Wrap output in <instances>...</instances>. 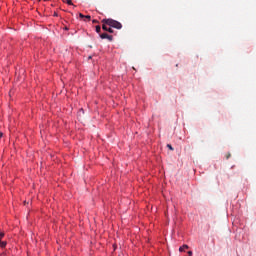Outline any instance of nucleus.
I'll return each instance as SVG.
<instances>
[{"label": "nucleus", "mask_w": 256, "mask_h": 256, "mask_svg": "<svg viewBox=\"0 0 256 256\" xmlns=\"http://www.w3.org/2000/svg\"><path fill=\"white\" fill-rule=\"evenodd\" d=\"M101 22L107 24L110 28H115L118 30L122 29V24L117 20H114L111 18H105Z\"/></svg>", "instance_id": "nucleus-1"}, {"label": "nucleus", "mask_w": 256, "mask_h": 256, "mask_svg": "<svg viewBox=\"0 0 256 256\" xmlns=\"http://www.w3.org/2000/svg\"><path fill=\"white\" fill-rule=\"evenodd\" d=\"M100 38H101L102 40L107 39L109 42H112V41H113V36H112V35H109V34L106 33V32L101 33V34H100Z\"/></svg>", "instance_id": "nucleus-2"}, {"label": "nucleus", "mask_w": 256, "mask_h": 256, "mask_svg": "<svg viewBox=\"0 0 256 256\" xmlns=\"http://www.w3.org/2000/svg\"><path fill=\"white\" fill-rule=\"evenodd\" d=\"M103 25H102V29L104 30V31H106V32H108V33H110V34H113L114 33V30L111 28V27H109L108 28V25L107 24H105V23H102Z\"/></svg>", "instance_id": "nucleus-3"}, {"label": "nucleus", "mask_w": 256, "mask_h": 256, "mask_svg": "<svg viewBox=\"0 0 256 256\" xmlns=\"http://www.w3.org/2000/svg\"><path fill=\"white\" fill-rule=\"evenodd\" d=\"M186 249H189L188 245H183L182 247L179 248L180 252H184Z\"/></svg>", "instance_id": "nucleus-4"}, {"label": "nucleus", "mask_w": 256, "mask_h": 256, "mask_svg": "<svg viewBox=\"0 0 256 256\" xmlns=\"http://www.w3.org/2000/svg\"><path fill=\"white\" fill-rule=\"evenodd\" d=\"M6 246H7V242H6V241H1V240H0V247H2V248H6Z\"/></svg>", "instance_id": "nucleus-5"}, {"label": "nucleus", "mask_w": 256, "mask_h": 256, "mask_svg": "<svg viewBox=\"0 0 256 256\" xmlns=\"http://www.w3.org/2000/svg\"><path fill=\"white\" fill-rule=\"evenodd\" d=\"M5 237V232L0 230V241Z\"/></svg>", "instance_id": "nucleus-6"}, {"label": "nucleus", "mask_w": 256, "mask_h": 256, "mask_svg": "<svg viewBox=\"0 0 256 256\" xmlns=\"http://www.w3.org/2000/svg\"><path fill=\"white\" fill-rule=\"evenodd\" d=\"M231 157H232V154H231L230 152H228V153L226 154V160H229Z\"/></svg>", "instance_id": "nucleus-7"}, {"label": "nucleus", "mask_w": 256, "mask_h": 256, "mask_svg": "<svg viewBox=\"0 0 256 256\" xmlns=\"http://www.w3.org/2000/svg\"><path fill=\"white\" fill-rule=\"evenodd\" d=\"M96 32L99 34L101 32V27L98 25L96 26Z\"/></svg>", "instance_id": "nucleus-8"}, {"label": "nucleus", "mask_w": 256, "mask_h": 256, "mask_svg": "<svg viewBox=\"0 0 256 256\" xmlns=\"http://www.w3.org/2000/svg\"><path fill=\"white\" fill-rule=\"evenodd\" d=\"M79 17H80L81 19H85L86 15H84L83 13H79Z\"/></svg>", "instance_id": "nucleus-9"}, {"label": "nucleus", "mask_w": 256, "mask_h": 256, "mask_svg": "<svg viewBox=\"0 0 256 256\" xmlns=\"http://www.w3.org/2000/svg\"><path fill=\"white\" fill-rule=\"evenodd\" d=\"M84 19H87L88 21H91V16L90 15H85Z\"/></svg>", "instance_id": "nucleus-10"}, {"label": "nucleus", "mask_w": 256, "mask_h": 256, "mask_svg": "<svg viewBox=\"0 0 256 256\" xmlns=\"http://www.w3.org/2000/svg\"><path fill=\"white\" fill-rule=\"evenodd\" d=\"M64 2H66L68 5H73L72 0H66Z\"/></svg>", "instance_id": "nucleus-11"}, {"label": "nucleus", "mask_w": 256, "mask_h": 256, "mask_svg": "<svg viewBox=\"0 0 256 256\" xmlns=\"http://www.w3.org/2000/svg\"><path fill=\"white\" fill-rule=\"evenodd\" d=\"M166 147H168L171 151L174 150L173 147L170 144L166 145Z\"/></svg>", "instance_id": "nucleus-12"}, {"label": "nucleus", "mask_w": 256, "mask_h": 256, "mask_svg": "<svg viewBox=\"0 0 256 256\" xmlns=\"http://www.w3.org/2000/svg\"><path fill=\"white\" fill-rule=\"evenodd\" d=\"M187 254H188L187 256H193V252L192 251H188Z\"/></svg>", "instance_id": "nucleus-13"}, {"label": "nucleus", "mask_w": 256, "mask_h": 256, "mask_svg": "<svg viewBox=\"0 0 256 256\" xmlns=\"http://www.w3.org/2000/svg\"><path fill=\"white\" fill-rule=\"evenodd\" d=\"M93 23L96 24V23H99V21L98 20H93Z\"/></svg>", "instance_id": "nucleus-14"}, {"label": "nucleus", "mask_w": 256, "mask_h": 256, "mask_svg": "<svg viewBox=\"0 0 256 256\" xmlns=\"http://www.w3.org/2000/svg\"><path fill=\"white\" fill-rule=\"evenodd\" d=\"M3 137V132H0V138H2Z\"/></svg>", "instance_id": "nucleus-15"}, {"label": "nucleus", "mask_w": 256, "mask_h": 256, "mask_svg": "<svg viewBox=\"0 0 256 256\" xmlns=\"http://www.w3.org/2000/svg\"><path fill=\"white\" fill-rule=\"evenodd\" d=\"M54 16H58V14H57V13H55V14H54Z\"/></svg>", "instance_id": "nucleus-16"}]
</instances>
